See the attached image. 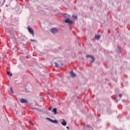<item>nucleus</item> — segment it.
<instances>
[{
	"instance_id": "f257e3e1",
	"label": "nucleus",
	"mask_w": 130,
	"mask_h": 130,
	"mask_svg": "<svg viewBox=\"0 0 130 130\" xmlns=\"http://www.w3.org/2000/svg\"><path fill=\"white\" fill-rule=\"evenodd\" d=\"M65 23L69 24V25H73L74 24V21L70 19L69 18H66L64 20Z\"/></svg>"
},
{
	"instance_id": "f03ea898",
	"label": "nucleus",
	"mask_w": 130,
	"mask_h": 130,
	"mask_svg": "<svg viewBox=\"0 0 130 130\" xmlns=\"http://www.w3.org/2000/svg\"><path fill=\"white\" fill-rule=\"evenodd\" d=\"M27 30H28V32L30 34H31V35L32 36V37H34V31H33V29H32V28L28 26Z\"/></svg>"
},
{
	"instance_id": "7ed1b4c3",
	"label": "nucleus",
	"mask_w": 130,
	"mask_h": 130,
	"mask_svg": "<svg viewBox=\"0 0 130 130\" xmlns=\"http://www.w3.org/2000/svg\"><path fill=\"white\" fill-rule=\"evenodd\" d=\"M86 58H90L91 59H92L91 60H90V62H94V61H95V58L94 57V56L90 55H86Z\"/></svg>"
},
{
	"instance_id": "20e7f679",
	"label": "nucleus",
	"mask_w": 130,
	"mask_h": 130,
	"mask_svg": "<svg viewBox=\"0 0 130 130\" xmlns=\"http://www.w3.org/2000/svg\"><path fill=\"white\" fill-rule=\"evenodd\" d=\"M51 32L52 34H56V33L58 32V29L56 27H54L51 29Z\"/></svg>"
},
{
	"instance_id": "39448f33",
	"label": "nucleus",
	"mask_w": 130,
	"mask_h": 130,
	"mask_svg": "<svg viewBox=\"0 0 130 130\" xmlns=\"http://www.w3.org/2000/svg\"><path fill=\"white\" fill-rule=\"evenodd\" d=\"M47 120H49V121H50L51 122H52L53 123H58V121L57 120H52L50 118H47Z\"/></svg>"
},
{
	"instance_id": "423d86ee",
	"label": "nucleus",
	"mask_w": 130,
	"mask_h": 130,
	"mask_svg": "<svg viewBox=\"0 0 130 130\" xmlns=\"http://www.w3.org/2000/svg\"><path fill=\"white\" fill-rule=\"evenodd\" d=\"M56 59H55L54 60V63L55 64V68H58V64L59 63V61H58L56 62Z\"/></svg>"
},
{
	"instance_id": "0eeeda50",
	"label": "nucleus",
	"mask_w": 130,
	"mask_h": 130,
	"mask_svg": "<svg viewBox=\"0 0 130 130\" xmlns=\"http://www.w3.org/2000/svg\"><path fill=\"white\" fill-rule=\"evenodd\" d=\"M116 51L117 53H118V54H119V53H120V52H121V50L120 49V47L117 46V49H116Z\"/></svg>"
},
{
	"instance_id": "6e6552de",
	"label": "nucleus",
	"mask_w": 130,
	"mask_h": 130,
	"mask_svg": "<svg viewBox=\"0 0 130 130\" xmlns=\"http://www.w3.org/2000/svg\"><path fill=\"white\" fill-rule=\"evenodd\" d=\"M52 112H53L55 115L58 114V112H57V109L56 108L53 109Z\"/></svg>"
},
{
	"instance_id": "1a4fd4ad",
	"label": "nucleus",
	"mask_w": 130,
	"mask_h": 130,
	"mask_svg": "<svg viewBox=\"0 0 130 130\" xmlns=\"http://www.w3.org/2000/svg\"><path fill=\"white\" fill-rule=\"evenodd\" d=\"M20 101L21 103H28V101L23 98L21 99Z\"/></svg>"
},
{
	"instance_id": "9d476101",
	"label": "nucleus",
	"mask_w": 130,
	"mask_h": 130,
	"mask_svg": "<svg viewBox=\"0 0 130 130\" xmlns=\"http://www.w3.org/2000/svg\"><path fill=\"white\" fill-rule=\"evenodd\" d=\"M71 76L73 77V78H75L76 77V74L74 73V71H72L70 73Z\"/></svg>"
},
{
	"instance_id": "9b49d317",
	"label": "nucleus",
	"mask_w": 130,
	"mask_h": 130,
	"mask_svg": "<svg viewBox=\"0 0 130 130\" xmlns=\"http://www.w3.org/2000/svg\"><path fill=\"white\" fill-rule=\"evenodd\" d=\"M61 124L63 125V126H66V125H67V122L65 120H63V121L61 122Z\"/></svg>"
},
{
	"instance_id": "f8f14e48",
	"label": "nucleus",
	"mask_w": 130,
	"mask_h": 130,
	"mask_svg": "<svg viewBox=\"0 0 130 130\" xmlns=\"http://www.w3.org/2000/svg\"><path fill=\"white\" fill-rule=\"evenodd\" d=\"M63 16L64 18H66V19H69V18L70 17V15H69V14L68 15L66 14L63 15Z\"/></svg>"
},
{
	"instance_id": "ddd939ff",
	"label": "nucleus",
	"mask_w": 130,
	"mask_h": 130,
	"mask_svg": "<svg viewBox=\"0 0 130 130\" xmlns=\"http://www.w3.org/2000/svg\"><path fill=\"white\" fill-rule=\"evenodd\" d=\"M31 109H35V110H37L38 111H39L40 110V109H39V108L35 107L31 108Z\"/></svg>"
},
{
	"instance_id": "4468645a",
	"label": "nucleus",
	"mask_w": 130,
	"mask_h": 130,
	"mask_svg": "<svg viewBox=\"0 0 130 130\" xmlns=\"http://www.w3.org/2000/svg\"><path fill=\"white\" fill-rule=\"evenodd\" d=\"M95 39H98V40L100 39V36H99V35L95 36Z\"/></svg>"
},
{
	"instance_id": "2eb2a0df",
	"label": "nucleus",
	"mask_w": 130,
	"mask_h": 130,
	"mask_svg": "<svg viewBox=\"0 0 130 130\" xmlns=\"http://www.w3.org/2000/svg\"><path fill=\"white\" fill-rule=\"evenodd\" d=\"M7 75H8V76H10L11 77H12L13 76V74L10 73L9 72H7Z\"/></svg>"
},
{
	"instance_id": "dca6fc26",
	"label": "nucleus",
	"mask_w": 130,
	"mask_h": 130,
	"mask_svg": "<svg viewBox=\"0 0 130 130\" xmlns=\"http://www.w3.org/2000/svg\"><path fill=\"white\" fill-rule=\"evenodd\" d=\"M86 127H87L88 128H89V129H90V128H92L91 127V126H90V125H87Z\"/></svg>"
},
{
	"instance_id": "f3484780",
	"label": "nucleus",
	"mask_w": 130,
	"mask_h": 130,
	"mask_svg": "<svg viewBox=\"0 0 130 130\" xmlns=\"http://www.w3.org/2000/svg\"><path fill=\"white\" fill-rule=\"evenodd\" d=\"M10 90H11V92L14 94V91L13 90V88H12V87L10 88Z\"/></svg>"
},
{
	"instance_id": "a211bd4d",
	"label": "nucleus",
	"mask_w": 130,
	"mask_h": 130,
	"mask_svg": "<svg viewBox=\"0 0 130 130\" xmlns=\"http://www.w3.org/2000/svg\"><path fill=\"white\" fill-rule=\"evenodd\" d=\"M73 17L74 18V19H77L78 18V16H77L76 15H73Z\"/></svg>"
},
{
	"instance_id": "6ab92c4d",
	"label": "nucleus",
	"mask_w": 130,
	"mask_h": 130,
	"mask_svg": "<svg viewBox=\"0 0 130 130\" xmlns=\"http://www.w3.org/2000/svg\"><path fill=\"white\" fill-rule=\"evenodd\" d=\"M30 41L33 42H37V41L35 40H30Z\"/></svg>"
},
{
	"instance_id": "aec40b11",
	"label": "nucleus",
	"mask_w": 130,
	"mask_h": 130,
	"mask_svg": "<svg viewBox=\"0 0 130 130\" xmlns=\"http://www.w3.org/2000/svg\"><path fill=\"white\" fill-rule=\"evenodd\" d=\"M49 110H50V111H52V108L51 107L49 108Z\"/></svg>"
},
{
	"instance_id": "412c9836",
	"label": "nucleus",
	"mask_w": 130,
	"mask_h": 130,
	"mask_svg": "<svg viewBox=\"0 0 130 130\" xmlns=\"http://www.w3.org/2000/svg\"><path fill=\"white\" fill-rule=\"evenodd\" d=\"M119 97H120V98H121V97H122V94H119Z\"/></svg>"
},
{
	"instance_id": "4be33fe9",
	"label": "nucleus",
	"mask_w": 130,
	"mask_h": 130,
	"mask_svg": "<svg viewBox=\"0 0 130 130\" xmlns=\"http://www.w3.org/2000/svg\"><path fill=\"white\" fill-rule=\"evenodd\" d=\"M29 123H30V124H31V125H33V123L31 121H29Z\"/></svg>"
},
{
	"instance_id": "5701e85b",
	"label": "nucleus",
	"mask_w": 130,
	"mask_h": 130,
	"mask_svg": "<svg viewBox=\"0 0 130 130\" xmlns=\"http://www.w3.org/2000/svg\"><path fill=\"white\" fill-rule=\"evenodd\" d=\"M66 127H67V129H70V127L67 126Z\"/></svg>"
},
{
	"instance_id": "b1692460",
	"label": "nucleus",
	"mask_w": 130,
	"mask_h": 130,
	"mask_svg": "<svg viewBox=\"0 0 130 130\" xmlns=\"http://www.w3.org/2000/svg\"><path fill=\"white\" fill-rule=\"evenodd\" d=\"M4 3H5V0L3 2V3L2 4V6H3L4 5Z\"/></svg>"
},
{
	"instance_id": "393cba45",
	"label": "nucleus",
	"mask_w": 130,
	"mask_h": 130,
	"mask_svg": "<svg viewBox=\"0 0 130 130\" xmlns=\"http://www.w3.org/2000/svg\"><path fill=\"white\" fill-rule=\"evenodd\" d=\"M4 2H6V0H4Z\"/></svg>"
},
{
	"instance_id": "a878e982",
	"label": "nucleus",
	"mask_w": 130,
	"mask_h": 130,
	"mask_svg": "<svg viewBox=\"0 0 130 130\" xmlns=\"http://www.w3.org/2000/svg\"><path fill=\"white\" fill-rule=\"evenodd\" d=\"M0 4H1V2H0Z\"/></svg>"
}]
</instances>
